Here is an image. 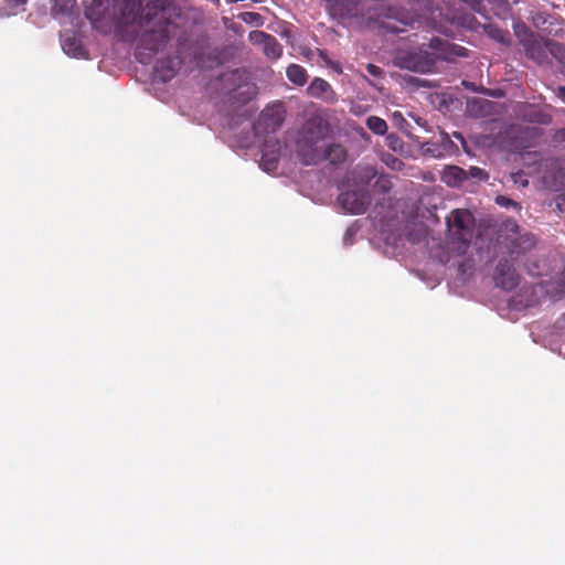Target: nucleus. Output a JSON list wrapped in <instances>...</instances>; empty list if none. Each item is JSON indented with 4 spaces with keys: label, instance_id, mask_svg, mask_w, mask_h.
<instances>
[{
    "label": "nucleus",
    "instance_id": "obj_1",
    "mask_svg": "<svg viewBox=\"0 0 565 565\" xmlns=\"http://www.w3.org/2000/svg\"><path fill=\"white\" fill-rule=\"evenodd\" d=\"M469 50L447 40L433 38L417 49L401 50L394 56V64L404 70L418 73H433L438 61L454 62L457 57H467Z\"/></svg>",
    "mask_w": 565,
    "mask_h": 565
},
{
    "label": "nucleus",
    "instance_id": "obj_2",
    "mask_svg": "<svg viewBox=\"0 0 565 565\" xmlns=\"http://www.w3.org/2000/svg\"><path fill=\"white\" fill-rule=\"evenodd\" d=\"M171 21L166 15L162 1L153 0L142 9L138 21V50L148 51L149 60L153 54L163 50L170 40Z\"/></svg>",
    "mask_w": 565,
    "mask_h": 565
},
{
    "label": "nucleus",
    "instance_id": "obj_3",
    "mask_svg": "<svg viewBox=\"0 0 565 565\" xmlns=\"http://www.w3.org/2000/svg\"><path fill=\"white\" fill-rule=\"evenodd\" d=\"M498 244L503 254L512 263H522L523 259L535 248L536 242L532 233L521 232L514 221H507L499 233Z\"/></svg>",
    "mask_w": 565,
    "mask_h": 565
},
{
    "label": "nucleus",
    "instance_id": "obj_4",
    "mask_svg": "<svg viewBox=\"0 0 565 565\" xmlns=\"http://www.w3.org/2000/svg\"><path fill=\"white\" fill-rule=\"evenodd\" d=\"M451 244L458 243V252L465 253L473 237L475 216L468 210H454L447 218Z\"/></svg>",
    "mask_w": 565,
    "mask_h": 565
},
{
    "label": "nucleus",
    "instance_id": "obj_5",
    "mask_svg": "<svg viewBox=\"0 0 565 565\" xmlns=\"http://www.w3.org/2000/svg\"><path fill=\"white\" fill-rule=\"evenodd\" d=\"M84 14L93 29L102 34H109L116 26V18L110 11L108 0H92L86 6Z\"/></svg>",
    "mask_w": 565,
    "mask_h": 565
},
{
    "label": "nucleus",
    "instance_id": "obj_6",
    "mask_svg": "<svg viewBox=\"0 0 565 565\" xmlns=\"http://www.w3.org/2000/svg\"><path fill=\"white\" fill-rule=\"evenodd\" d=\"M526 56L537 64L551 62V57L562 60L564 47L552 40L533 39L525 44Z\"/></svg>",
    "mask_w": 565,
    "mask_h": 565
},
{
    "label": "nucleus",
    "instance_id": "obj_7",
    "mask_svg": "<svg viewBox=\"0 0 565 565\" xmlns=\"http://www.w3.org/2000/svg\"><path fill=\"white\" fill-rule=\"evenodd\" d=\"M338 200L344 211L351 214H363L371 203V195L367 189L362 188L344 191Z\"/></svg>",
    "mask_w": 565,
    "mask_h": 565
},
{
    "label": "nucleus",
    "instance_id": "obj_8",
    "mask_svg": "<svg viewBox=\"0 0 565 565\" xmlns=\"http://www.w3.org/2000/svg\"><path fill=\"white\" fill-rule=\"evenodd\" d=\"M510 258L500 259L493 275L495 286L504 290L514 289L520 282V276Z\"/></svg>",
    "mask_w": 565,
    "mask_h": 565
},
{
    "label": "nucleus",
    "instance_id": "obj_9",
    "mask_svg": "<svg viewBox=\"0 0 565 565\" xmlns=\"http://www.w3.org/2000/svg\"><path fill=\"white\" fill-rule=\"evenodd\" d=\"M324 142L297 139V154L305 166L318 164L323 161Z\"/></svg>",
    "mask_w": 565,
    "mask_h": 565
},
{
    "label": "nucleus",
    "instance_id": "obj_10",
    "mask_svg": "<svg viewBox=\"0 0 565 565\" xmlns=\"http://www.w3.org/2000/svg\"><path fill=\"white\" fill-rule=\"evenodd\" d=\"M329 132L328 124L319 116L310 117L299 131L298 139L324 142Z\"/></svg>",
    "mask_w": 565,
    "mask_h": 565
},
{
    "label": "nucleus",
    "instance_id": "obj_11",
    "mask_svg": "<svg viewBox=\"0 0 565 565\" xmlns=\"http://www.w3.org/2000/svg\"><path fill=\"white\" fill-rule=\"evenodd\" d=\"M140 6V0H115L114 8L118 12V15H115L116 26L135 22Z\"/></svg>",
    "mask_w": 565,
    "mask_h": 565
},
{
    "label": "nucleus",
    "instance_id": "obj_12",
    "mask_svg": "<svg viewBox=\"0 0 565 565\" xmlns=\"http://www.w3.org/2000/svg\"><path fill=\"white\" fill-rule=\"evenodd\" d=\"M330 14L338 18L358 17L362 13L361 0H324Z\"/></svg>",
    "mask_w": 565,
    "mask_h": 565
},
{
    "label": "nucleus",
    "instance_id": "obj_13",
    "mask_svg": "<svg viewBox=\"0 0 565 565\" xmlns=\"http://www.w3.org/2000/svg\"><path fill=\"white\" fill-rule=\"evenodd\" d=\"M307 94L310 97L321 99L326 103L333 104L338 100L337 93L332 86L321 77H315L307 87Z\"/></svg>",
    "mask_w": 565,
    "mask_h": 565
},
{
    "label": "nucleus",
    "instance_id": "obj_14",
    "mask_svg": "<svg viewBox=\"0 0 565 565\" xmlns=\"http://www.w3.org/2000/svg\"><path fill=\"white\" fill-rule=\"evenodd\" d=\"M441 179L447 185L457 186L461 182L468 180V173L466 170L457 166H450L445 169Z\"/></svg>",
    "mask_w": 565,
    "mask_h": 565
},
{
    "label": "nucleus",
    "instance_id": "obj_15",
    "mask_svg": "<svg viewBox=\"0 0 565 565\" xmlns=\"http://www.w3.org/2000/svg\"><path fill=\"white\" fill-rule=\"evenodd\" d=\"M63 51L73 57H84L86 55V50L83 46L79 39L75 35L65 36L62 41Z\"/></svg>",
    "mask_w": 565,
    "mask_h": 565
},
{
    "label": "nucleus",
    "instance_id": "obj_16",
    "mask_svg": "<svg viewBox=\"0 0 565 565\" xmlns=\"http://www.w3.org/2000/svg\"><path fill=\"white\" fill-rule=\"evenodd\" d=\"M322 154L323 160H328L332 164H338L345 160L347 150L340 143H330L328 146L324 145Z\"/></svg>",
    "mask_w": 565,
    "mask_h": 565
},
{
    "label": "nucleus",
    "instance_id": "obj_17",
    "mask_svg": "<svg viewBox=\"0 0 565 565\" xmlns=\"http://www.w3.org/2000/svg\"><path fill=\"white\" fill-rule=\"evenodd\" d=\"M546 292L554 300H558L565 296V266L555 280L547 282Z\"/></svg>",
    "mask_w": 565,
    "mask_h": 565
},
{
    "label": "nucleus",
    "instance_id": "obj_18",
    "mask_svg": "<svg viewBox=\"0 0 565 565\" xmlns=\"http://www.w3.org/2000/svg\"><path fill=\"white\" fill-rule=\"evenodd\" d=\"M225 76H226V78L228 81H232V82L238 81L239 83H242L243 81L247 79V72L246 71H242V70H235V71L231 72L230 74H226ZM243 86L246 87V90L244 92L246 97L243 99V102L245 103V102L249 100L253 97V95H255L256 87L254 85H248V84L242 85V84H239L238 88H241Z\"/></svg>",
    "mask_w": 565,
    "mask_h": 565
},
{
    "label": "nucleus",
    "instance_id": "obj_19",
    "mask_svg": "<svg viewBox=\"0 0 565 565\" xmlns=\"http://www.w3.org/2000/svg\"><path fill=\"white\" fill-rule=\"evenodd\" d=\"M288 79L298 86H303L307 83L308 74L305 67L298 64H290L287 67Z\"/></svg>",
    "mask_w": 565,
    "mask_h": 565
},
{
    "label": "nucleus",
    "instance_id": "obj_20",
    "mask_svg": "<svg viewBox=\"0 0 565 565\" xmlns=\"http://www.w3.org/2000/svg\"><path fill=\"white\" fill-rule=\"evenodd\" d=\"M173 64V61L170 58L160 61L156 66L157 77L160 78L162 82H168L171 78H173L177 73V70Z\"/></svg>",
    "mask_w": 565,
    "mask_h": 565
},
{
    "label": "nucleus",
    "instance_id": "obj_21",
    "mask_svg": "<svg viewBox=\"0 0 565 565\" xmlns=\"http://www.w3.org/2000/svg\"><path fill=\"white\" fill-rule=\"evenodd\" d=\"M264 54L271 60H277L282 55V46L274 35H269L263 45Z\"/></svg>",
    "mask_w": 565,
    "mask_h": 565
},
{
    "label": "nucleus",
    "instance_id": "obj_22",
    "mask_svg": "<svg viewBox=\"0 0 565 565\" xmlns=\"http://www.w3.org/2000/svg\"><path fill=\"white\" fill-rule=\"evenodd\" d=\"M366 127L379 136H384L387 131V124L384 119L377 116H370L366 119Z\"/></svg>",
    "mask_w": 565,
    "mask_h": 565
},
{
    "label": "nucleus",
    "instance_id": "obj_23",
    "mask_svg": "<svg viewBox=\"0 0 565 565\" xmlns=\"http://www.w3.org/2000/svg\"><path fill=\"white\" fill-rule=\"evenodd\" d=\"M518 265H522L530 276L536 277L542 275L540 260L533 258L531 253Z\"/></svg>",
    "mask_w": 565,
    "mask_h": 565
},
{
    "label": "nucleus",
    "instance_id": "obj_24",
    "mask_svg": "<svg viewBox=\"0 0 565 565\" xmlns=\"http://www.w3.org/2000/svg\"><path fill=\"white\" fill-rule=\"evenodd\" d=\"M238 19L244 23L253 25V26H263L265 23V19L262 14L253 11H246L238 14Z\"/></svg>",
    "mask_w": 565,
    "mask_h": 565
},
{
    "label": "nucleus",
    "instance_id": "obj_25",
    "mask_svg": "<svg viewBox=\"0 0 565 565\" xmlns=\"http://www.w3.org/2000/svg\"><path fill=\"white\" fill-rule=\"evenodd\" d=\"M52 14L55 17L57 14H64L70 12L75 6L76 0H52Z\"/></svg>",
    "mask_w": 565,
    "mask_h": 565
},
{
    "label": "nucleus",
    "instance_id": "obj_26",
    "mask_svg": "<svg viewBox=\"0 0 565 565\" xmlns=\"http://www.w3.org/2000/svg\"><path fill=\"white\" fill-rule=\"evenodd\" d=\"M385 143L394 152L404 151V141L397 134H388L385 138Z\"/></svg>",
    "mask_w": 565,
    "mask_h": 565
},
{
    "label": "nucleus",
    "instance_id": "obj_27",
    "mask_svg": "<svg viewBox=\"0 0 565 565\" xmlns=\"http://www.w3.org/2000/svg\"><path fill=\"white\" fill-rule=\"evenodd\" d=\"M382 161L392 170L399 171L404 167V162L390 153L382 154Z\"/></svg>",
    "mask_w": 565,
    "mask_h": 565
},
{
    "label": "nucleus",
    "instance_id": "obj_28",
    "mask_svg": "<svg viewBox=\"0 0 565 565\" xmlns=\"http://www.w3.org/2000/svg\"><path fill=\"white\" fill-rule=\"evenodd\" d=\"M269 35H270L269 33H266L264 31L255 30V31L249 32L248 40L253 45H262L263 46L264 43L266 42V40H268Z\"/></svg>",
    "mask_w": 565,
    "mask_h": 565
},
{
    "label": "nucleus",
    "instance_id": "obj_29",
    "mask_svg": "<svg viewBox=\"0 0 565 565\" xmlns=\"http://www.w3.org/2000/svg\"><path fill=\"white\" fill-rule=\"evenodd\" d=\"M438 147L444 151L445 154L451 152L456 148V145L451 141V139L446 132L441 131L440 145H438Z\"/></svg>",
    "mask_w": 565,
    "mask_h": 565
},
{
    "label": "nucleus",
    "instance_id": "obj_30",
    "mask_svg": "<svg viewBox=\"0 0 565 565\" xmlns=\"http://www.w3.org/2000/svg\"><path fill=\"white\" fill-rule=\"evenodd\" d=\"M495 202H497V204H499L500 206H503V207H513L518 211L521 210L520 203H518L516 201H514L508 196H504V195H498L495 198Z\"/></svg>",
    "mask_w": 565,
    "mask_h": 565
},
{
    "label": "nucleus",
    "instance_id": "obj_31",
    "mask_svg": "<svg viewBox=\"0 0 565 565\" xmlns=\"http://www.w3.org/2000/svg\"><path fill=\"white\" fill-rule=\"evenodd\" d=\"M277 164H278V156L274 154L271 157H267V154H264L262 157V166L266 171L276 169Z\"/></svg>",
    "mask_w": 565,
    "mask_h": 565
},
{
    "label": "nucleus",
    "instance_id": "obj_32",
    "mask_svg": "<svg viewBox=\"0 0 565 565\" xmlns=\"http://www.w3.org/2000/svg\"><path fill=\"white\" fill-rule=\"evenodd\" d=\"M468 173V179L469 178H475V179H479V180H482V181H486L488 180V173L481 169V168H478V167H470V169L467 171Z\"/></svg>",
    "mask_w": 565,
    "mask_h": 565
},
{
    "label": "nucleus",
    "instance_id": "obj_33",
    "mask_svg": "<svg viewBox=\"0 0 565 565\" xmlns=\"http://www.w3.org/2000/svg\"><path fill=\"white\" fill-rule=\"evenodd\" d=\"M425 146V152L431 153L433 157L439 158L444 156V151L438 147V145L427 142Z\"/></svg>",
    "mask_w": 565,
    "mask_h": 565
},
{
    "label": "nucleus",
    "instance_id": "obj_34",
    "mask_svg": "<svg viewBox=\"0 0 565 565\" xmlns=\"http://www.w3.org/2000/svg\"><path fill=\"white\" fill-rule=\"evenodd\" d=\"M366 71L370 75L374 77H381L384 74V71L375 64H367Z\"/></svg>",
    "mask_w": 565,
    "mask_h": 565
},
{
    "label": "nucleus",
    "instance_id": "obj_35",
    "mask_svg": "<svg viewBox=\"0 0 565 565\" xmlns=\"http://www.w3.org/2000/svg\"><path fill=\"white\" fill-rule=\"evenodd\" d=\"M463 2H466L469 8L476 12H481V9H482V3L480 0H462Z\"/></svg>",
    "mask_w": 565,
    "mask_h": 565
},
{
    "label": "nucleus",
    "instance_id": "obj_36",
    "mask_svg": "<svg viewBox=\"0 0 565 565\" xmlns=\"http://www.w3.org/2000/svg\"><path fill=\"white\" fill-rule=\"evenodd\" d=\"M512 178L515 183H520L521 186L525 188L529 184V180L523 178V174L521 172L512 174Z\"/></svg>",
    "mask_w": 565,
    "mask_h": 565
},
{
    "label": "nucleus",
    "instance_id": "obj_37",
    "mask_svg": "<svg viewBox=\"0 0 565 565\" xmlns=\"http://www.w3.org/2000/svg\"><path fill=\"white\" fill-rule=\"evenodd\" d=\"M328 66L331 67L338 74L342 73V67L338 62L328 61Z\"/></svg>",
    "mask_w": 565,
    "mask_h": 565
},
{
    "label": "nucleus",
    "instance_id": "obj_38",
    "mask_svg": "<svg viewBox=\"0 0 565 565\" xmlns=\"http://www.w3.org/2000/svg\"><path fill=\"white\" fill-rule=\"evenodd\" d=\"M556 95L565 103V86H558L556 89Z\"/></svg>",
    "mask_w": 565,
    "mask_h": 565
},
{
    "label": "nucleus",
    "instance_id": "obj_39",
    "mask_svg": "<svg viewBox=\"0 0 565 565\" xmlns=\"http://www.w3.org/2000/svg\"><path fill=\"white\" fill-rule=\"evenodd\" d=\"M28 0H7L8 4L11 7H19L26 3Z\"/></svg>",
    "mask_w": 565,
    "mask_h": 565
},
{
    "label": "nucleus",
    "instance_id": "obj_40",
    "mask_svg": "<svg viewBox=\"0 0 565 565\" xmlns=\"http://www.w3.org/2000/svg\"><path fill=\"white\" fill-rule=\"evenodd\" d=\"M319 57L328 65V61H331L324 51H319Z\"/></svg>",
    "mask_w": 565,
    "mask_h": 565
},
{
    "label": "nucleus",
    "instance_id": "obj_41",
    "mask_svg": "<svg viewBox=\"0 0 565 565\" xmlns=\"http://www.w3.org/2000/svg\"><path fill=\"white\" fill-rule=\"evenodd\" d=\"M385 29H387L390 32L392 33H399V32H403V30L394 26V25H391V24H387L385 25Z\"/></svg>",
    "mask_w": 565,
    "mask_h": 565
},
{
    "label": "nucleus",
    "instance_id": "obj_42",
    "mask_svg": "<svg viewBox=\"0 0 565 565\" xmlns=\"http://www.w3.org/2000/svg\"><path fill=\"white\" fill-rule=\"evenodd\" d=\"M139 55H140L139 61H140L141 63H147L146 58H143V57H142L143 53H142V52H139Z\"/></svg>",
    "mask_w": 565,
    "mask_h": 565
},
{
    "label": "nucleus",
    "instance_id": "obj_43",
    "mask_svg": "<svg viewBox=\"0 0 565 565\" xmlns=\"http://www.w3.org/2000/svg\"><path fill=\"white\" fill-rule=\"evenodd\" d=\"M454 136H455L456 138H458V139H462V136H461V134H460V132H454Z\"/></svg>",
    "mask_w": 565,
    "mask_h": 565
},
{
    "label": "nucleus",
    "instance_id": "obj_44",
    "mask_svg": "<svg viewBox=\"0 0 565 565\" xmlns=\"http://www.w3.org/2000/svg\"><path fill=\"white\" fill-rule=\"evenodd\" d=\"M279 125H280V119H277V120L274 122V126H275V127H274V129H275L276 127H278Z\"/></svg>",
    "mask_w": 565,
    "mask_h": 565
},
{
    "label": "nucleus",
    "instance_id": "obj_45",
    "mask_svg": "<svg viewBox=\"0 0 565 565\" xmlns=\"http://www.w3.org/2000/svg\"><path fill=\"white\" fill-rule=\"evenodd\" d=\"M267 117H268V113H267V111H266V113H263V115H262V119H266Z\"/></svg>",
    "mask_w": 565,
    "mask_h": 565
},
{
    "label": "nucleus",
    "instance_id": "obj_46",
    "mask_svg": "<svg viewBox=\"0 0 565 565\" xmlns=\"http://www.w3.org/2000/svg\"><path fill=\"white\" fill-rule=\"evenodd\" d=\"M561 137L565 139V129L559 132Z\"/></svg>",
    "mask_w": 565,
    "mask_h": 565
}]
</instances>
